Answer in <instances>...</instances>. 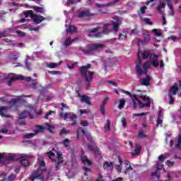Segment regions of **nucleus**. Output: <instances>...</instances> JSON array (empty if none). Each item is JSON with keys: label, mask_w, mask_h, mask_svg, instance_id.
Returning a JSON list of instances; mask_svg holds the SVG:
<instances>
[{"label": "nucleus", "mask_w": 181, "mask_h": 181, "mask_svg": "<svg viewBox=\"0 0 181 181\" xmlns=\"http://www.w3.org/2000/svg\"><path fill=\"white\" fill-rule=\"evenodd\" d=\"M125 107V99L122 98L119 100V110H122Z\"/></svg>", "instance_id": "nucleus-37"}, {"label": "nucleus", "mask_w": 181, "mask_h": 181, "mask_svg": "<svg viewBox=\"0 0 181 181\" xmlns=\"http://www.w3.org/2000/svg\"><path fill=\"white\" fill-rule=\"evenodd\" d=\"M146 77L141 80V83L142 86H149L151 83V76L149 75L146 74Z\"/></svg>", "instance_id": "nucleus-17"}, {"label": "nucleus", "mask_w": 181, "mask_h": 181, "mask_svg": "<svg viewBox=\"0 0 181 181\" xmlns=\"http://www.w3.org/2000/svg\"><path fill=\"white\" fill-rule=\"evenodd\" d=\"M144 22H145L147 25H153V23H152V21H151V19L148 18H144Z\"/></svg>", "instance_id": "nucleus-54"}, {"label": "nucleus", "mask_w": 181, "mask_h": 181, "mask_svg": "<svg viewBox=\"0 0 181 181\" xmlns=\"http://www.w3.org/2000/svg\"><path fill=\"white\" fill-rule=\"evenodd\" d=\"M108 97L105 98V99L103 100L101 105L103 107H105V105L107 104V102L108 101Z\"/></svg>", "instance_id": "nucleus-64"}, {"label": "nucleus", "mask_w": 181, "mask_h": 181, "mask_svg": "<svg viewBox=\"0 0 181 181\" xmlns=\"http://www.w3.org/2000/svg\"><path fill=\"white\" fill-rule=\"evenodd\" d=\"M142 147L141 146H136L134 148V155H141V151Z\"/></svg>", "instance_id": "nucleus-40"}, {"label": "nucleus", "mask_w": 181, "mask_h": 181, "mask_svg": "<svg viewBox=\"0 0 181 181\" xmlns=\"http://www.w3.org/2000/svg\"><path fill=\"white\" fill-rule=\"evenodd\" d=\"M80 112L81 115H83V114H88L90 113V110H81Z\"/></svg>", "instance_id": "nucleus-63"}, {"label": "nucleus", "mask_w": 181, "mask_h": 181, "mask_svg": "<svg viewBox=\"0 0 181 181\" xmlns=\"http://www.w3.org/2000/svg\"><path fill=\"white\" fill-rule=\"evenodd\" d=\"M112 5V3H107L105 4H96L97 8H105L106 6H110Z\"/></svg>", "instance_id": "nucleus-44"}, {"label": "nucleus", "mask_w": 181, "mask_h": 181, "mask_svg": "<svg viewBox=\"0 0 181 181\" xmlns=\"http://www.w3.org/2000/svg\"><path fill=\"white\" fill-rule=\"evenodd\" d=\"M158 161L160 162V163H163V162H165V156L163 154L158 156Z\"/></svg>", "instance_id": "nucleus-56"}, {"label": "nucleus", "mask_w": 181, "mask_h": 181, "mask_svg": "<svg viewBox=\"0 0 181 181\" xmlns=\"http://www.w3.org/2000/svg\"><path fill=\"white\" fill-rule=\"evenodd\" d=\"M145 115H148V112H142L139 114H134V117H144Z\"/></svg>", "instance_id": "nucleus-60"}, {"label": "nucleus", "mask_w": 181, "mask_h": 181, "mask_svg": "<svg viewBox=\"0 0 181 181\" xmlns=\"http://www.w3.org/2000/svg\"><path fill=\"white\" fill-rule=\"evenodd\" d=\"M37 129L35 130V134H39V132H43L45 128L42 126L37 125L36 126Z\"/></svg>", "instance_id": "nucleus-38"}, {"label": "nucleus", "mask_w": 181, "mask_h": 181, "mask_svg": "<svg viewBox=\"0 0 181 181\" xmlns=\"http://www.w3.org/2000/svg\"><path fill=\"white\" fill-rule=\"evenodd\" d=\"M140 98H142V100H144V101H148L149 103V101H151V98L148 96H146V95H139Z\"/></svg>", "instance_id": "nucleus-47"}, {"label": "nucleus", "mask_w": 181, "mask_h": 181, "mask_svg": "<svg viewBox=\"0 0 181 181\" xmlns=\"http://www.w3.org/2000/svg\"><path fill=\"white\" fill-rule=\"evenodd\" d=\"M20 77L21 76L11 78V79L7 83L8 87H11V86H12V83H13V81H16V80H19V78H21Z\"/></svg>", "instance_id": "nucleus-32"}, {"label": "nucleus", "mask_w": 181, "mask_h": 181, "mask_svg": "<svg viewBox=\"0 0 181 181\" xmlns=\"http://www.w3.org/2000/svg\"><path fill=\"white\" fill-rule=\"evenodd\" d=\"M100 28L101 27H96L92 29L87 30L88 33H97L98 30H100Z\"/></svg>", "instance_id": "nucleus-42"}, {"label": "nucleus", "mask_w": 181, "mask_h": 181, "mask_svg": "<svg viewBox=\"0 0 181 181\" xmlns=\"http://www.w3.org/2000/svg\"><path fill=\"white\" fill-rule=\"evenodd\" d=\"M8 111V107L6 106H1L0 107V115L4 118H11L10 115L5 114Z\"/></svg>", "instance_id": "nucleus-14"}, {"label": "nucleus", "mask_w": 181, "mask_h": 181, "mask_svg": "<svg viewBox=\"0 0 181 181\" xmlns=\"http://www.w3.org/2000/svg\"><path fill=\"white\" fill-rule=\"evenodd\" d=\"M117 159L119 165H116L115 168L117 173H121L122 171V158H121V156H118Z\"/></svg>", "instance_id": "nucleus-16"}, {"label": "nucleus", "mask_w": 181, "mask_h": 181, "mask_svg": "<svg viewBox=\"0 0 181 181\" xmlns=\"http://www.w3.org/2000/svg\"><path fill=\"white\" fill-rule=\"evenodd\" d=\"M166 165L168 168H173L175 165V161H171L170 160H168L166 161Z\"/></svg>", "instance_id": "nucleus-48"}, {"label": "nucleus", "mask_w": 181, "mask_h": 181, "mask_svg": "<svg viewBox=\"0 0 181 181\" xmlns=\"http://www.w3.org/2000/svg\"><path fill=\"white\" fill-rule=\"evenodd\" d=\"M81 159L83 165H87V166H90L91 161L88 160V158L86 156H84V151H82V154L81 155Z\"/></svg>", "instance_id": "nucleus-15"}, {"label": "nucleus", "mask_w": 181, "mask_h": 181, "mask_svg": "<svg viewBox=\"0 0 181 181\" xmlns=\"http://www.w3.org/2000/svg\"><path fill=\"white\" fill-rule=\"evenodd\" d=\"M80 124L82 125V127H88V122H87V120H84L81 122Z\"/></svg>", "instance_id": "nucleus-62"}, {"label": "nucleus", "mask_w": 181, "mask_h": 181, "mask_svg": "<svg viewBox=\"0 0 181 181\" xmlns=\"http://www.w3.org/2000/svg\"><path fill=\"white\" fill-rule=\"evenodd\" d=\"M71 44V37H68V39L66 40L64 42V45L66 46V47H67L68 46H70Z\"/></svg>", "instance_id": "nucleus-51"}, {"label": "nucleus", "mask_w": 181, "mask_h": 181, "mask_svg": "<svg viewBox=\"0 0 181 181\" xmlns=\"http://www.w3.org/2000/svg\"><path fill=\"white\" fill-rule=\"evenodd\" d=\"M107 67H114V64L111 63V59H108L105 62L104 66H103L105 71H107Z\"/></svg>", "instance_id": "nucleus-24"}, {"label": "nucleus", "mask_w": 181, "mask_h": 181, "mask_svg": "<svg viewBox=\"0 0 181 181\" xmlns=\"http://www.w3.org/2000/svg\"><path fill=\"white\" fill-rule=\"evenodd\" d=\"M139 108L142 109L144 107H151V101H148L147 103H142L141 100H139Z\"/></svg>", "instance_id": "nucleus-29"}, {"label": "nucleus", "mask_w": 181, "mask_h": 181, "mask_svg": "<svg viewBox=\"0 0 181 181\" xmlns=\"http://www.w3.org/2000/svg\"><path fill=\"white\" fill-rule=\"evenodd\" d=\"M52 114H56V112L50 110L45 115L44 118L45 119H49V116L52 115Z\"/></svg>", "instance_id": "nucleus-52"}, {"label": "nucleus", "mask_w": 181, "mask_h": 181, "mask_svg": "<svg viewBox=\"0 0 181 181\" xmlns=\"http://www.w3.org/2000/svg\"><path fill=\"white\" fill-rule=\"evenodd\" d=\"M114 19L116 21H113L112 23L113 30H115V32H118V29H119V24L121 23V20H119L118 17H115Z\"/></svg>", "instance_id": "nucleus-13"}, {"label": "nucleus", "mask_w": 181, "mask_h": 181, "mask_svg": "<svg viewBox=\"0 0 181 181\" xmlns=\"http://www.w3.org/2000/svg\"><path fill=\"white\" fill-rule=\"evenodd\" d=\"M15 179H16V175L13 174H11L6 180V181H15Z\"/></svg>", "instance_id": "nucleus-43"}, {"label": "nucleus", "mask_w": 181, "mask_h": 181, "mask_svg": "<svg viewBox=\"0 0 181 181\" xmlns=\"http://www.w3.org/2000/svg\"><path fill=\"white\" fill-rule=\"evenodd\" d=\"M23 14L25 15V18H28V16H30L31 18H33V15H35V13H33V11L32 10H28L24 12Z\"/></svg>", "instance_id": "nucleus-34"}, {"label": "nucleus", "mask_w": 181, "mask_h": 181, "mask_svg": "<svg viewBox=\"0 0 181 181\" xmlns=\"http://www.w3.org/2000/svg\"><path fill=\"white\" fill-rule=\"evenodd\" d=\"M37 165H38L40 168L39 172L47 171V168L46 167V163H45V157L43 156H38Z\"/></svg>", "instance_id": "nucleus-3"}, {"label": "nucleus", "mask_w": 181, "mask_h": 181, "mask_svg": "<svg viewBox=\"0 0 181 181\" xmlns=\"http://www.w3.org/2000/svg\"><path fill=\"white\" fill-rule=\"evenodd\" d=\"M105 131H111V121L110 119L107 120V124L105 125Z\"/></svg>", "instance_id": "nucleus-41"}, {"label": "nucleus", "mask_w": 181, "mask_h": 181, "mask_svg": "<svg viewBox=\"0 0 181 181\" xmlns=\"http://www.w3.org/2000/svg\"><path fill=\"white\" fill-rule=\"evenodd\" d=\"M62 61H60L58 64L51 62L47 64V67H48L49 69H56V67H59V66H60V64H62Z\"/></svg>", "instance_id": "nucleus-23"}, {"label": "nucleus", "mask_w": 181, "mask_h": 181, "mask_svg": "<svg viewBox=\"0 0 181 181\" xmlns=\"http://www.w3.org/2000/svg\"><path fill=\"white\" fill-rule=\"evenodd\" d=\"M104 44H90L86 46V47L82 49L83 53L85 54H93L94 52L98 49H103Z\"/></svg>", "instance_id": "nucleus-2"}, {"label": "nucleus", "mask_w": 181, "mask_h": 181, "mask_svg": "<svg viewBox=\"0 0 181 181\" xmlns=\"http://www.w3.org/2000/svg\"><path fill=\"white\" fill-rule=\"evenodd\" d=\"M47 130L51 132L52 134H53V129H54V126L52 125V124H47Z\"/></svg>", "instance_id": "nucleus-50"}, {"label": "nucleus", "mask_w": 181, "mask_h": 181, "mask_svg": "<svg viewBox=\"0 0 181 181\" xmlns=\"http://www.w3.org/2000/svg\"><path fill=\"white\" fill-rule=\"evenodd\" d=\"M152 32H153V33H155L156 36H158V37L162 36V33L158 32L157 29H153Z\"/></svg>", "instance_id": "nucleus-58"}, {"label": "nucleus", "mask_w": 181, "mask_h": 181, "mask_svg": "<svg viewBox=\"0 0 181 181\" xmlns=\"http://www.w3.org/2000/svg\"><path fill=\"white\" fill-rule=\"evenodd\" d=\"M165 6L166 4L160 2L157 7V11L158 13H160L162 15V13H163V11H162V9H165Z\"/></svg>", "instance_id": "nucleus-21"}, {"label": "nucleus", "mask_w": 181, "mask_h": 181, "mask_svg": "<svg viewBox=\"0 0 181 181\" xmlns=\"http://www.w3.org/2000/svg\"><path fill=\"white\" fill-rule=\"evenodd\" d=\"M122 124L124 128L127 127V119L125 117L122 118Z\"/></svg>", "instance_id": "nucleus-61"}, {"label": "nucleus", "mask_w": 181, "mask_h": 181, "mask_svg": "<svg viewBox=\"0 0 181 181\" xmlns=\"http://www.w3.org/2000/svg\"><path fill=\"white\" fill-rule=\"evenodd\" d=\"M144 40H139V43L141 45H148L149 42L151 41V34L148 31H144L142 33Z\"/></svg>", "instance_id": "nucleus-7"}, {"label": "nucleus", "mask_w": 181, "mask_h": 181, "mask_svg": "<svg viewBox=\"0 0 181 181\" xmlns=\"http://www.w3.org/2000/svg\"><path fill=\"white\" fill-rule=\"evenodd\" d=\"M80 134L82 135H86V130L82 127H78L76 130V138H80Z\"/></svg>", "instance_id": "nucleus-26"}, {"label": "nucleus", "mask_w": 181, "mask_h": 181, "mask_svg": "<svg viewBox=\"0 0 181 181\" xmlns=\"http://www.w3.org/2000/svg\"><path fill=\"white\" fill-rule=\"evenodd\" d=\"M95 14L90 12V9L79 11L78 18H93Z\"/></svg>", "instance_id": "nucleus-6"}, {"label": "nucleus", "mask_w": 181, "mask_h": 181, "mask_svg": "<svg viewBox=\"0 0 181 181\" xmlns=\"http://www.w3.org/2000/svg\"><path fill=\"white\" fill-rule=\"evenodd\" d=\"M132 100V103L133 104H136V102L139 103V101H141L137 97L136 95H133L131 97Z\"/></svg>", "instance_id": "nucleus-45"}, {"label": "nucleus", "mask_w": 181, "mask_h": 181, "mask_svg": "<svg viewBox=\"0 0 181 181\" xmlns=\"http://www.w3.org/2000/svg\"><path fill=\"white\" fill-rule=\"evenodd\" d=\"M16 33H17V35H18V36H20V37H25V36L26 35L25 34V33H23V32H22V31H21V30H17L16 31Z\"/></svg>", "instance_id": "nucleus-57"}, {"label": "nucleus", "mask_w": 181, "mask_h": 181, "mask_svg": "<svg viewBox=\"0 0 181 181\" xmlns=\"http://www.w3.org/2000/svg\"><path fill=\"white\" fill-rule=\"evenodd\" d=\"M57 159H58V163H63V154H62L60 152H57Z\"/></svg>", "instance_id": "nucleus-36"}, {"label": "nucleus", "mask_w": 181, "mask_h": 181, "mask_svg": "<svg viewBox=\"0 0 181 181\" xmlns=\"http://www.w3.org/2000/svg\"><path fill=\"white\" fill-rule=\"evenodd\" d=\"M30 9H33L35 12L42 13L44 11L43 7H39L37 6H30Z\"/></svg>", "instance_id": "nucleus-25"}, {"label": "nucleus", "mask_w": 181, "mask_h": 181, "mask_svg": "<svg viewBox=\"0 0 181 181\" xmlns=\"http://www.w3.org/2000/svg\"><path fill=\"white\" fill-rule=\"evenodd\" d=\"M70 144V140L69 139H65L63 141V145L65 146V148H69L70 146L69 144Z\"/></svg>", "instance_id": "nucleus-49"}, {"label": "nucleus", "mask_w": 181, "mask_h": 181, "mask_svg": "<svg viewBox=\"0 0 181 181\" xmlns=\"http://www.w3.org/2000/svg\"><path fill=\"white\" fill-rule=\"evenodd\" d=\"M160 170V168H159V165L157 163V169L155 172L151 173V176H156V177L159 179V177H160V175L158 174V172H159Z\"/></svg>", "instance_id": "nucleus-33"}, {"label": "nucleus", "mask_w": 181, "mask_h": 181, "mask_svg": "<svg viewBox=\"0 0 181 181\" xmlns=\"http://www.w3.org/2000/svg\"><path fill=\"white\" fill-rule=\"evenodd\" d=\"M78 97H81V103H85L88 105H91V100L90 99V97L86 95H80V93H78Z\"/></svg>", "instance_id": "nucleus-12"}, {"label": "nucleus", "mask_w": 181, "mask_h": 181, "mask_svg": "<svg viewBox=\"0 0 181 181\" xmlns=\"http://www.w3.org/2000/svg\"><path fill=\"white\" fill-rule=\"evenodd\" d=\"M31 19L33 21L35 25H39V23H42L43 21H46L47 18L45 17H43L42 16L34 13Z\"/></svg>", "instance_id": "nucleus-8"}, {"label": "nucleus", "mask_w": 181, "mask_h": 181, "mask_svg": "<svg viewBox=\"0 0 181 181\" xmlns=\"http://www.w3.org/2000/svg\"><path fill=\"white\" fill-rule=\"evenodd\" d=\"M175 148H177V149H181V139L179 137H178L177 144H176Z\"/></svg>", "instance_id": "nucleus-59"}, {"label": "nucleus", "mask_w": 181, "mask_h": 181, "mask_svg": "<svg viewBox=\"0 0 181 181\" xmlns=\"http://www.w3.org/2000/svg\"><path fill=\"white\" fill-rule=\"evenodd\" d=\"M137 57L139 61L136 64V70L137 73V76H141V74H148V69H149V62H146L143 64V70L141 68L142 62L141 61V55L139 54V52H137Z\"/></svg>", "instance_id": "nucleus-1"}, {"label": "nucleus", "mask_w": 181, "mask_h": 181, "mask_svg": "<svg viewBox=\"0 0 181 181\" xmlns=\"http://www.w3.org/2000/svg\"><path fill=\"white\" fill-rule=\"evenodd\" d=\"M69 119L71 121V127H76L77 125V115L72 114L69 117Z\"/></svg>", "instance_id": "nucleus-19"}, {"label": "nucleus", "mask_w": 181, "mask_h": 181, "mask_svg": "<svg viewBox=\"0 0 181 181\" xmlns=\"http://www.w3.org/2000/svg\"><path fill=\"white\" fill-rule=\"evenodd\" d=\"M19 159H20V163L21 166H23L24 168L29 166V165L30 164V161L29 160V157L28 156H22Z\"/></svg>", "instance_id": "nucleus-10"}, {"label": "nucleus", "mask_w": 181, "mask_h": 181, "mask_svg": "<svg viewBox=\"0 0 181 181\" xmlns=\"http://www.w3.org/2000/svg\"><path fill=\"white\" fill-rule=\"evenodd\" d=\"M48 73L52 76H54L56 74H62V71H49Z\"/></svg>", "instance_id": "nucleus-55"}, {"label": "nucleus", "mask_w": 181, "mask_h": 181, "mask_svg": "<svg viewBox=\"0 0 181 181\" xmlns=\"http://www.w3.org/2000/svg\"><path fill=\"white\" fill-rule=\"evenodd\" d=\"M107 26H110V24H105L103 26V30L102 33H96L93 35L92 34H88L87 36L88 37H100L103 36V35H107V33H110V30H108Z\"/></svg>", "instance_id": "nucleus-4"}, {"label": "nucleus", "mask_w": 181, "mask_h": 181, "mask_svg": "<svg viewBox=\"0 0 181 181\" xmlns=\"http://www.w3.org/2000/svg\"><path fill=\"white\" fill-rule=\"evenodd\" d=\"M139 138H146V134L144 133V130L139 132Z\"/></svg>", "instance_id": "nucleus-53"}, {"label": "nucleus", "mask_w": 181, "mask_h": 181, "mask_svg": "<svg viewBox=\"0 0 181 181\" xmlns=\"http://www.w3.org/2000/svg\"><path fill=\"white\" fill-rule=\"evenodd\" d=\"M29 115H30V112L25 110L19 115V118L20 119H25Z\"/></svg>", "instance_id": "nucleus-27"}, {"label": "nucleus", "mask_w": 181, "mask_h": 181, "mask_svg": "<svg viewBox=\"0 0 181 181\" xmlns=\"http://www.w3.org/2000/svg\"><path fill=\"white\" fill-rule=\"evenodd\" d=\"M69 134H70V130H67L66 127H63L59 132L60 136H62V135H69Z\"/></svg>", "instance_id": "nucleus-28"}, {"label": "nucleus", "mask_w": 181, "mask_h": 181, "mask_svg": "<svg viewBox=\"0 0 181 181\" xmlns=\"http://www.w3.org/2000/svg\"><path fill=\"white\" fill-rule=\"evenodd\" d=\"M150 56H151V52L148 50H146L143 53H141L142 59H148Z\"/></svg>", "instance_id": "nucleus-30"}, {"label": "nucleus", "mask_w": 181, "mask_h": 181, "mask_svg": "<svg viewBox=\"0 0 181 181\" xmlns=\"http://www.w3.org/2000/svg\"><path fill=\"white\" fill-rule=\"evenodd\" d=\"M20 100L16 98H12L9 102L8 104L11 105V108H13L18 107V104H19Z\"/></svg>", "instance_id": "nucleus-18"}, {"label": "nucleus", "mask_w": 181, "mask_h": 181, "mask_svg": "<svg viewBox=\"0 0 181 181\" xmlns=\"http://www.w3.org/2000/svg\"><path fill=\"white\" fill-rule=\"evenodd\" d=\"M89 77L85 78V81L87 83L86 90H89L91 84V81L93 80V77H94V72L89 71H88Z\"/></svg>", "instance_id": "nucleus-11"}, {"label": "nucleus", "mask_w": 181, "mask_h": 181, "mask_svg": "<svg viewBox=\"0 0 181 181\" xmlns=\"http://www.w3.org/2000/svg\"><path fill=\"white\" fill-rule=\"evenodd\" d=\"M150 57L153 59L150 62L151 64H152L153 67H158V66H159V61L158 60L159 56L156 54H153L150 55Z\"/></svg>", "instance_id": "nucleus-9"}, {"label": "nucleus", "mask_w": 181, "mask_h": 181, "mask_svg": "<svg viewBox=\"0 0 181 181\" xmlns=\"http://www.w3.org/2000/svg\"><path fill=\"white\" fill-rule=\"evenodd\" d=\"M67 33H77V28L74 25H69L68 29L66 30Z\"/></svg>", "instance_id": "nucleus-22"}, {"label": "nucleus", "mask_w": 181, "mask_h": 181, "mask_svg": "<svg viewBox=\"0 0 181 181\" xmlns=\"http://www.w3.org/2000/svg\"><path fill=\"white\" fill-rule=\"evenodd\" d=\"M42 176V173H38V174H33L30 175V180H35V179H38V177H41Z\"/></svg>", "instance_id": "nucleus-39"}, {"label": "nucleus", "mask_w": 181, "mask_h": 181, "mask_svg": "<svg viewBox=\"0 0 181 181\" xmlns=\"http://www.w3.org/2000/svg\"><path fill=\"white\" fill-rule=\"evenodd\" d=\"M36 135V133H28L27 134H25L24 138H26L27 139H30L33 138Z\"/></svg>", "instance_id": "nucleus-46"}, {"label": "nucleus", "mask_w": 181, "mask_h": 181, "mask_svg": "<svg viewBox=\"0 0 181 181\" xmlns=\"http://www.w3.org/2000/svg\"><path fill=\"white\" fill-rule=\"evenodd\" d=\"M103 168L104 169H110V170H112L114 169V163L108 161H105L103 163Z\"/></svg>", "instance_id": "nucleus-20"}, {"label": "nucleus", "mask_w": 181, "mask_h": 181, "mask_svg": "<svg viewBox=\"0 0 181 181\" xmlns=\"http://www.w3.org/2000/svg\"><path fill=\"white\" fill-rule=\"evenodd\" d=\"M148 7L146 6H143L140 8V11H138V15H144L146 12Z\"/></svg>", "instance_id": "nucleus-35"}, {"label": "nucleus", "mask_w": 181, "mask_h": 181, "mask_svg": "<svg viewBox=\"0 0 181 181\" xmlns=\"http://www.w3.org/2000/svg\"><path fill=\"white\" fill-rule=\"evenodd\" d=\"M179 90V87L176 86H173L170 88V91L173 93V95H176L177 94V91Z\"/></svg>", "instance_id": "nucleus-31"}, {"label": "nucleus", "mask_w": 181, "mask_h": 181, "mask_svg": "<svg viewBox=\"0 0 181 181\" xmlns=\"http://www.w3.org/2000/svg\"><path fill=\"white\" fill-rule=\"evenodd\" d=\"M90 69H91L90 64H88L86 66H82L79 67V72L81 73V75L82 76V77H84V78H86V77H88L87 76V73L88 70H90Z\"/></svg>", "instance_id": "nucleus-5"}]
</instances>
